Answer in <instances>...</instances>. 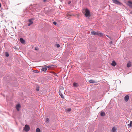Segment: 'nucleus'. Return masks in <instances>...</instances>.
I'll return each instance as SVG.
<instances>
[{"mask_svg": "<svg viewBox=\"0 0 132 132\" xmlns=\"http://www.w3.org/2000/svg\"><path fill=\"white\" fill-rule=\"evenodd\" d=\"M20 42L22 44L24 43L25 42L24 39L22 38H20Z\"/></svg>", "mask_w": 132, "mask_h": 132, "instance_id": "11", "label": "nucleus"}, {"mask_svg": "<svg viewBox=\"0 0 132 132\" xmlns=\"http://www.w3.org/2000/svg\"><path fill=\"white\" fill-rule=\"evenodd\" d=\"M21 107L20 105V104H18L16 105V109L18 111H19V108Z\"/></svg>", "mask_w": 132, "mask_h": 132, "instance_id": "7", "label": "nucleus"}, {"mask_svg": "<svg viewBox=\"0 0 132 132\" xmlns=\"http://www.w3.org/2000/svg\"><path fill=\"white\" fill-rule=\"evenodd\" d=\"M54 66L53 65H48L46 66L47 68H53V67Z\"/></svg>", "mask_w": 132, "mask_h": 132, "instance_id": "18", "label": "nucleus"}, {"mask_svg": "<svg viewBox=\"0 0 132 132\" xmlns=\"http://www.w3.org/2000/svg\"><path fill=\"white\" fill-rule=\"evenodd\" d=\"M34 72L35 73H38V71L37 70H34Z\"/></svg>", "mask_w": 132, "mask_h": 132, "instance_id": "27", "label": "nucleus"}, {"mask_svg": "<svg viewBox=\"0 0 132 132\" xmlns=\"http://www.w3.org/2000/svg\"><path fill=\"white\" fill-rule=\"evenodd\" d=\"M49 121V120L48 118H47L46 119V120H45V122H46L47 123Z\"/></svg>", "mask_w": 132, "mask_h": 132, "instance_id": "24", "label": "nucleus"}, {"mask_svg": "<svg viewBox=\"0 0 132 132\" xmlns=\"http://www.w3.org/2000/svg\"><path fill=\"white\" fill-rule=\"evenodd\" d=\"M56 46L57 48H59L60 47V45L58 44H56Z\"/></svg>", "mask_w": 132, "mask_h": 132, "instance_id": "25", "label": "nucleus"}, {"mask_svg": "<svg viewBox=\"0 0 132 132\" xmlns=\"http://www.w3.org/2000/svg\"><path fill=\"white\" fill-rule=\"evenodd\" d=\"M132 13V12H130L131 13Z\"/></svg>", "mask_w": 132, "mask_h": 132, "instance_id": "35", "label": "nucleus"}, {"mask_svg": "<svg viewBox=\"0 0 132 132\" xmlns=\"http://www.w3.org/2000/svg\"><path fill=\"white\" fill-rule=\"evenodd\" d=\"M100 115L101 116L103 117L105 116V113L104 112L102 111L101 112Z\"/></svg>", "mask_w": 132, "mask_h": 132, "instance_id": "13", "label": "nucleus"}, {"mask_svg": "<svg viewBox=\"0 0 132 132\" xmlns=\"http://www.w3.org/2000/svg\"><path fill=\"white\" fill-rule=\"evenodd\" d=\"M66 112H69L71 111V108H68V109H66Z\"/></svg>", "mask_w": 132, "mask_h": 132, "instance_id": "17", "label": "nucleus"}, {"mask_svg": "<svg viewBox=\"0 0 132 132\" xmlns=\"http://www.w3.org/2000/svg\"><path fill=\"white\" fill-rule=\"evenodd\" d=\"M35 50H38L39 49L38 47H35Z\"/></svg>", "mask_w": 132, "mask_h": 132, "instance_id": "30", "label": "nucleus"}, {"mask_svg": "<svg viewBox=\"0 0 132 132\" xmlns=\"http://www.w3.org/2000/svg\"><path fill=\"white\" fill-rule=\"evenodd\" d=\"M96 32L94 31H92L91 32V34L93 35H96Z\"/></svg>", "mask_w": 132, "mask_h": 132, "instance_id": "19", "label": "nucleus"}, {"mask_svg": "<svg viewBox=\"0 0 132 132\" xmlns=\"http://www.w3.org/2000/svg\"><path fill=\"white\" fill-rule=\"evenodd\" d=\"M33 20V19H29L28 20V21L29 23L28 25V26H30L33 23V22L32 21V20Z\"/></svg>", "mask_w": 132, "mask_h": 132, "instance_id": "4", "label": "nucleus"}, {"mask_svg": "<svg viewBox=\"0 0 132 132\" xmlns=\"http://www.w3.org/2000/svg\"><path fill=\"white\" fill-rule=\"evenodd\" d=\"M53 23L55 25H56L57 24V23L56 22H55V21L54 22H53Z\"/></svg>", "mask_w": 132, "mask_h": 132, "instance_id": "29", "label": "nucleus"}, {"mask_svg": "<svg viewBox=\"0 0 132 132\" xmlns=\"http://www.w3.org/2000/svg\"><path fill=\"white\" fill-rule=\"evenodd\" d=\"M106 36L107 37H109V38H110L109 37V36L108 35H106Z\"/></svg>", "mask_w": 132, "mask_h": 132, "instance_id": "31", "label": "nucleus"}, {"mask_svg": "<svg viewBox=\"0 0 132 132\" xmlns=\"http://www.w3.org/2000/svg\"><path fill=\"white\" fill-rule=\"evenodd\" d=\"M59 95L62 98H64V97L63 96L62 94L61 93H59Z\"/></svg>", "mask_w": 132, "mask_h": 132, "instance_id": "23", "label": "nucleus"}, {"mask_svg": "<svg viewBox=\"0 0 132 132\" xmlns=\"http://www.w3.org/2000/svg\"><path fill=\"white\" fill-rule=\"evenodd\" d=\"M71 1H68V4H69L71 3Z\"/></svg>", "mask_w": 132, "mask_h": 132, "instance_id": "28", "label": "nucleus"}, {"mask_svg": "<svg viewBox=\"0 0 132 132\" xmlns=\"http://www.w3.org/2000/svg\"><path fill=\"white\" fill-rule=\"evenodd\" d=\"M30 127L28 125H26L24 127L23 130L25 131L28 132L30 130Z\"/></svg>", "mask_w": 132, "mask_h": 132, "instance_id": "3", "label": "nucleus"}, {"mask_svg": "<svg viewBox=\"0 0 132 132\" xmlns=\"http://www.w3.org/2000/svg\"><path fill=\"white\" fill-rule=\"evenodd\" d=\"M111 64L112 66L114 67L116 65V63L114 61H112V62L111 63Z\"/></svg>", "mask_w": 132, "mask_h": 132, "instance_id": "8", "label": "nucleus"}, {"mask_svg": "<svg viewBox=\"0 0 132 132\" xmlns=\"http://www.w3.org/2000/svg\"><path fill=\"white\" fill-rule=\"evenodd\" d=\"M36 132H40V130L39 128H37L36 129Z\"/></svg>", "mask_w": 132, "mask_h": 132, "instance_id": "22", "label": "nucleus"}, {"mask_svg": "<svg viewBox=\"0 0 132 132\" xmlns=\"http://www.w3.org/2000/svg\"><path fill=\"white\" fill-rule=\"evenodd\" d=\"M128 125L129 126L131 127L132 126V121H130V123L129 124H128Z\"/></svg>", "mask_w": 132, "mask_h": 132, "instance_id": "21", "label": "nucleus"}, {"mask_svg": "<svg viewBox=\"0 0 132 132\" xmlns=\"http://www.w3.org/2000/svg\"><path fill=\"white\" fill-rule=\"evenodd\" d=\"M110 44H112V41H111V42H110Z\"/></svg>", "mask_w": 132, "mask_h": 132, "instance_id": "32", "label": "nucleus"}, {"mask_svg": "<svg viewBox=\"0 0 132 132\" xmlns=\"http://www.w3.org/2000/svg\"><path fill=\"white\" fill-rule=\"evenodd\" d=\"M113 3L117 5H121L122 4L121 3L119 2L117 0H112Z\"/></svg>", "mask_w": 132, "mask_h": 132, "instance_id": "2", "label": "nucleus"}, {"mask_svg": "<svg viewBox=\"0 0 132 132\" xmlns=\"http://www.w3.org/2000/svg\"><path fill=\"white\" fill-rule=\"evenodd\" d=\"M127 65V67H129L131 66V64L130 63H128Z\"/></svg>", "mask_w": 132, "mask_h": 132, "instance_id": "16", "label": "nucleus"}, {"mask_svg": "<svg viewBox=\"0 0 132 132\" xmlns=\"http://www.w3.org/2000/svg\"><path fill=\"white\" fill-rule=\"evenodd\" d=\"M89 81L90 83H93L96 82V81H95L94 80L92 79L90 80Z\"/></svg>", "mask_w": 132, "mask_h": 132, "instance_id": "15", "label": "nucleus"}, {"mask_svg": "<svg viewBox=\"0 0 132 132\" xmlns=\"http://www.w3.org/2000/svg\"><path fill=\"white\" fill-rule=\"evenodd\" d=\"M1 4L0 3V8L1 7Z\"/></svg>", "mask_w": 132, "mask_h": 132, "instance_id": "33", "label": "nucleus"}, {"mask_svg": "<svg viewBox=\"0 0 132 132\" xmlns=\"http://www.w3.org/2000/svg\"><path fill=\"white\" fill-rule=\"evenodd\" d=\"M85 15L87 17H89L90 16V12L88 9L86 8L85 10Z\"/></svg>", "mask_w": 132, "mask_h": 132, "instance_id": "1", "label": "nucleus"}, {"mask_svg": "<svg viewBox=\"0 0 132 132\" xmlns=\"http://www.w3.org/2000/svg\"><path fill=\"white\" fill-rule=\"evenodd\" d=\"M36 89L37 91H39V87H36Z\"/></svg>", "mask_w": 132, "mask_h": 132, "instance_id": "26", "label": "nucleus"}, {"mask_svg": "<svg viewBox=\"0 0 132 132\" xmlns=\"http://www.w3.org/2000/svg\"><path fill=\"white\" fill-rule=\"evenodd\" d=\"M116 128L115 127H113L112 129V132H116Z\"/></svg>", "mask_w": 132, "mask_h": 132, "instance_id": "14", "label": "nucleus"}, {"mask_svg": "<svg viewBox=\"0 0 132 132\" xmlns=\"http://www.w3.org/2000/svg\"><path fill=\"white\" fill-rule=\"evenodd\" d=\"M54 75H56V73H55V72H54Z\"/></svg>", "mask_w": 132, "mask_h": 132, "instance_id": "34", "label": "nucleus"}, {"mask_svg": "<svg viewBox=\"0 0 132 132\" xmlns=\"http://www.w3.org/2000/svg\"><path fill=\"white\" fill-rule=\"evenodd\" d=\"M96 35L102 37L103 36V34L101 33L96 32Z\"/></svg>", "mask_w": 132, "mask_h": 132, "instance_id": "5", "label": "nucleus"}, {"mask_svg": "<svg viewBox=\"0 0 132 132\" xmlns=\"http://www.w3.org/2000/svg\"><path fill=\"white\" fill-rule=\"evenodd\" d=\"M47 70V68L46 67H44L42 68V70L44 71L45 72Z\"/></svg>", "mask_w": 132, "mask_h": 132, "instance_id": "12", "label": "nucleus"}, {"mask_svg": "<svg viewBox=\"0 0 132 132\" xmlns=\"http://www.w3.org/2000/svg\"><path fill=\"white\" fill-rule=\"evenodd\" d=\"M73 87H77L78 86H79V84H78L75 82H74L73 83Z\"/></svg>", "mask_w": 132, "mask_h": 132, "instance_id": "9", "label": "nucleus"}, {"mask_svg": "<svg viewBox=\"0 0 132 132\" xmlns=\"http://www.w3.org/2000/svg\"><path fill=\"white\" fill-rule=\"evenodd\" d=\"M129 96L128 95H127L124 98L125 101L126 102H127L129 100Z\"/></svg>", "mask_w": 132, "mask_h": 132, "instance_id": "6", "label": "nucleus"}, {"mask_svg": "<svg viewBox=\"0 0 132 132\" xmlns=\"http://www.w3.org/2000/svg\"><path fill=\"white\" fill-rule=\"evenodd\" d=\"M128 3L129 4L128 5V6H129V7L132 8V5H131V4H132V2L130 1H128Z\"/></svg>", "mask_w": 132, "mask_h": 132, "instance_id": "10", "label": "nucleus"}, {"mask_svg": "<svg viewBox=\"0 0 132 132\" xmlns=\"http://www.w3.org/2000/svg\"><path fill=\"white\" fill-rule=\"evenodd\" d=\"M5 55L7 57H8L9 56V53L7 52H6L5 53Z\"/></svg>", "mask_w": 132, "mask_h": 132, "instance_id": "20", "label": "nucleus"}]
</instances>
